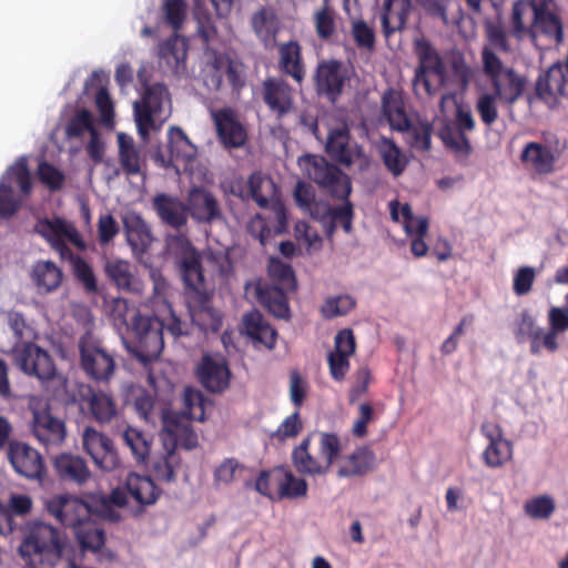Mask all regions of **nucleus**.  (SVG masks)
<instances>
[{"label":"nucleus","mask_w":568,"mask_h":568,"mask_svg":"<svg viewBox=\"0 0 568 568\" xmlns=\"http://www.w3.org/2000/svg\"><path fill=\"white\" fill-rule=\"evenodd\" d=\"M126 505V496L120 487L110 495L90 494L85 498L61 494L44 503L49 515L62 526L71 528L82 551L98 552L105 544V531L101 520L118 523V508Z\"/></svg>","instance_id":"obj_1"},{"label":"nucleus","mask_w":568,"mask_h":568,"mask_svg":"<svg viewBox=\"0 0 568 568\" xmlns=\"http://www.w3.org/2000/svg\"><path fill=\"white\" fill-rule=\"evenodd\" d=\"M511 34L518 39H529L541 48L564 40V24L555 0L515 1L511 9Z\"/></svg>","instance_id":"obj_2"},{"label":"nucleus","mask_w":568,"mask_h":568,"mask_svg":"<svg viewBox=\"0 0 568 568\" xmlns=\"http://www.w3.org/2000/svg\"><path fill=\"white\" fill-rule=\"evenodd\" d=\"M305 175L316 183L332 197L343 200V205L331 207L325 212L333 223H339L346 233L352 231L353 204L348 201L352 192V182L338 166L329 163L324 156L307 154L298 160Z\"/></svg>","instance_id":"obj_3"},{"label":"nucleus","mask_w":568,"mask_h":568,"mask_svg":"<svg viewBox=\"0 0 568 568\" xmlns=\"http://www.w3.org/2000/svg\"><path fill=\"white\" fill-rule=\"evenodd\" d=\"M34 232L41 235L59 253L60 257L71 262L73 274L88 293L98 291V281L91 265L81 256L74 255L68 243L78 250H84L85 243L72 222L62 217L39 219Z\"/></svg>","instance_id":"obj_4"},{"label":"nucleus","mask_w":568,"mask_h":568,"mask_svg":"<svg viewBox=\"0 0 568 568\" xmlns=\"http://www.w3.org/2000/svg\"><path fill=\"white\" fill-rule=\"evenodd\" d=\"M19 552L27 567H53L72 556V545L60 529L42 521L33 523L20 547Z\"/></svg>","instance_id":"obj_5"},{"label":"nucleus","mask_w":568,"mask_h":568,"mask_svg":"<svg viewBox=\"0 0 568 568\" xmlns=\"http://www.w3.org/2000/svg\"><path fill=\"white\" fill-rule=\"evenodd\" d=\"M267 274L271 283L258 281L254 286L257 303L276 318L288 320L291 310L287 293L297 287L293 267L272 257L268 263Z\"/></svg>","instance_id":"obj_6"},{"label":"nucleus","mask_w":568,"mask_h":568,"mask_svg":"<svg viewBox=\"0 0 568 568\" xmlns=\"http://www.w3.org/2000/svg\"><path fill=\"white\" fill-rule=\"evenodd\" d=\"M382 113L392 130L406 133L407 143L419 151L427 152L432 148L433 123L428 120H412L405 110L399 92L388 89L382 97Z\"/></svg>","instance_id":"obj_7"},{"label":"nucleus","mask_w":568,"mask_h":568,"mask_svg":"<svg viewBox=\"0 0 568 568\" xmlns=\"http://www.w3.org/2000/svg\"><path fill=\"white\" fill-rule=\"evenodd\" d=\"M163 328L164 324L159 318L135 312L128 324L124 345L135 358L146 364L156 359L164 347Z\"/></svg>","instance_id":"obj_8"},{"label":"nucleus","mask_w":568,"mask_h":568,"mask_svg":"<svg viewBox=\"0 0 568 568\" xmlns=\"http://www.w3.org/2000/svg\"><path fill=\"white\" fill-rule=\"evenodd\" d=\"M165 245L179 267L187 294L205 292L204 274L200 252L184 233L166 234Z\"/></svg>","instance_id":"obj_9"},{"label":"nucleus","mask_w":568,"mask_h":568,"mask_svg":"<svg viewBox=\"0 0 568 568\" xmlns=\"http://www.w3.org/2000/svg\"><path fill=\"white\" fill-rule=\"evenodd\" d=\"M414 52L418 60L413 79L414 91L416 94L434 95L445 83L444 60L426 38L414 40Z\"/></svg>","instance_id":"obj_10"},{"label":"nucleus","mask_w":568,"mask_h":568,"mask_svg":"<svg viewBox=\"0 0 568 568\" xmlns=\"http://www.w3.org/2000/svg\"><path fill=\"white\" fill-rule=\"evenodd\" d=\"M30 410L32 413L30 430L39 444L47 449L61 446L67 438L64 419L53 415L48 400H32Z\"/></svg>","instance_id":"obj_11"},{"label":"nucleus","mask_w":568,"mask_h":568,"mask_svg":"<svg viewBox=\"0 0 568 568\" xmlns=\"http://www.w3.org/2000/svg\"><path fill=\"white\" fill-rule=\"evenodd\" d=\"M168 98L166 87L163 83H153L145 88L141 101L134 102V120L143 141L149 139L151 130H159L164 122L161 115L164 100Z\"/></svg>","instance_id":"obj_12"},{"label":"nucleus","mask_w":568,"mask_h":568,"mask_svg":"<svg viewBox=\"0 0 568 568\" xmlns=\"http://www.w3.org/2000/svg\"><path fill=\"white\" fill-rule=\"evenodd\" d=\"M13 184H17L23 196L32 191L31 173L26 162H18L10 166L0 180V217L9 219L21 207L23 199L16 194Z\"/></svg>","instance_id":"obj_13"},{"label":"nucleus","mask_w":568,"mask_h":568,"mask_svg":"<svg viewBox=\"0 0 568 568\" xmlns=\"http://www.w3.org/2000/svg\"><path fill=\"white\" fill-rule=\"evenodd\" d=\"M80 365L85 375L95 382H109L115 371L112 354L89 333L79 339Z\"/></svg>","instance_id":"obj_14"},{"label":"nucleus","mask_w":568,"mask_h":568,"mask_svg":"<svg viewBox=\"0 0 568 568\" xmlns=\"http://www.w3.org/2000/svg\"><path fill=\"white\" fill-rule=\"evenodd\" d=\"M13 357L17 366L27 375L41 382L51 381L57 376V367L48 351L32 342H19L14 345Z\"/></svg>","instance_id":"obj_15"},{"label":"nucleus","mask_w":568,"mask_h":568,"mask_svg":"<svg viewBox=\"0 0 568 568\" xmlns=\"http://www.w3.org/2000/svg\"><path fill=\"white\" fill-rule=\"evenodd\" d=\"M13 357L17 366L27 375L41 382L51 381L57 376V367L48 351L32 342H19L14 345Z\"/></svg>","instance_id":"obj_16"},{"label":"nucleus","mask_w":568,"mask_h":568,"mask_svg":"<svg viewBox=\"0 0 568 568\" xmlns=\"http://www.w3.org/2000/svg\"><path fill=\"white\" fill-rule=\"evenodd\" d=\"M80 410L99 424H109L118 416V405L113 396L103 390H95L91 385L80 384L73 396Z\"/></svg>","instance_id":"obj_17"},{"label":"nucleus","mask_w":568,"mask_h":568,"mask_svg":"<svg viewBox=\"0 0 568 568\" xmlns=\"http://www.w3.org/2000/svg\"><path fill=\"white\" fill-rule=\"evenodd\" d=\"M348 71L339 60L320 61L314 72V88L320 97L335 103L342 95Z\"/></svg>","instance_id":"obj_18"},{"label":"nucleus","mask_w":568,"mask_h":568,"mask_svg":"<svg viewBox=\"0 0 568 568\" xmlns=\"http://www.w3.org/2000/svg\"><path fill=\"white\" fill-rule=\"evenodd\" d=\"M261 97L277 120L283 119L295 110V91L290 83L281 77H268L261 85Z\"/></svg>","instance_id":"obj_19"},{"label":"nucleus","mask_w":568,"mask_h":568,"mask_svg":"<svg viewBox=\"0 0 568 568\" xmlns=\"http://www.w3.org/2000/svg\"><path fill=\"white\" fill-rule=\"evenodd\" d=\"M187 214L200 225H212L224 219L215 195L204 186H193L186 196Z\"/></svg>","instance_id":"obj_20"},{"label":"nucleus","mask_w":568,"mask_h":568,"mask_svg":"<svg viewBox=\"0 0 568 568\" xmlns=\"http://www.w3.org/2000/svg\"><path fill=\"white\" fill-rule=\"evenodd\" d=\"M82 445L94 465L103 471H112L120 465V458L113 442L93 427H87L82 435Z\"/></svg>","instance_id":"obj_21"},{"label":"nucleus","mask_w":568,"mask_h":568,"mask_svg":"<svg viewBox=\"0 0 568 568\" xmlns=\"http://www.w3.org/2000/svg\"><path fill=\"white\" fill-rule=\"evenodd\" d=\"M162 423L163 429L161 436L166 454L173 455L178 446L187 450L197 446V435L192 428L191 420L180 418L176 413L165 412L162 416Z\"/></svg>","instance_id":"obj_22"},{"label":"nucleus","mask_w":568,"mask_h":568,"mask_svg":"<svg viewBox=\"0 0 568 568\" xmlns=\"http://www.w3.org/2000/svg\"><path fill=\"white\" fill-rule=\"evenodd\" d=\"M224 81L236 93H240L245 85L242 65L227 57L217 55L204 77V83L210 90L220 91Z\"/></svg>","instance_id":"obj_23"},{"label":"nucleus","mask_w":568,"mask_h":568,"mask_svg":"<svg viewBox=\"0 0 568 568\" xmlns=\"http://www.w3.org/2000/svg\"><path fill=\"white\" fill-rule=\"evenodd\" d=\"M325 151L332 160L349 168L356 161L367 162L362 148L351 139L347 126L329 130Z\"/></svg>","instance_id":"obj_24"},{"label":"nucleus","mask_w":568,"mask_h":568,"mask_svg":"<svg viewBox=\"0 0 568 568\" xmlns=\"http://www.w3.org/2000/svg\"><path fill=\"white\" fill-rule=\"evenodd\" d=\"M212 120L217 138L226 149H239L246 143V129L233 109L223 108L213 111Z\"/></svg>","instance_id":"obj_25"},{"label":"nucleus","mask_w":568,"mask_h":568,"mask_svg":"<svg viewBox=\"0 0 568 568\" xmlns=\"http://www.w3.org/2000/svg\"><path fill=\"white\" fill-rule=\"evenodd\" d=\"M8 458L13 469L26 478L41 480L45 476L47 469L42 456L26 443L11 444Z\"/></svg>","instance_id":"obj_26"},{"label":"nucleus","mask_w":568,"mask_h":568,"mask_svg":"<svg viewBox=\"0 0 568 568\" xmlns=\"http://www.w3.org/2000/svg\"><path fill=\"white\" fill-rule=\"evenodd\" d=\"M152 206L164 225L175 231H180L187 225L189 214L186 200L182 201L178 196L159 193L153 197Z\"/></svg>","instance_id":"obj_27"},{"label":"nucleus","mask_w":568,"mask_h":568,"mask_svg":"<svg viewBox=\"0 0 568 568\" xmlns=\"http://www.w3.org/2000/svg\"><path fill=\"white\" fill-rule=\"evenodd\" d=\"M53 470L61 483L83 486L92 477L85 459L71 453H62L53 458Z\"/></svg>","instance_id":"obj_28"},{"label":"nucleus","mask_w":568,"mask_h":568,"mask_svg":"<svg viewBox=\"0 0 568 568\" xmlns=\"http://www.w3.org/2000/svg\"><path fill=\"white\" fill-rule=\"evenodd\" d=\"M197 378L206 390L220 394L229 388L231 372L224 358L204 355L197 367Z\"/></svg>","instance_id":"obj_29"},{"label":"nucleus","mask_w":568,"mask_h":568,"mask_svg":"<svg viewBox=\"0 0 568 568\" xmlns=\"http://www.w3.org/2000/svg\"><path fill=\"white\" fill-rule=\"evenodd\" d=\"M493 93L500 104L513 112L514 104L523 97L527 80L517 73L513 68L506 69L504 73L490 80Z\"/></svg>","instance_id":"obj_30"},{"label":"nucleus","mask_w":568,"mask_h":568,"mask_svg":"<svg viewBox=\"0 0 568 568\" xmlns=\"http://www.w3.org/2000/svg\"><path fill=\"white\" fill-rule=\"evenodd\" d=\"M277 67L282 74L291 77L298 85L305 80L306 69L301 44L291 40L277 45Z\"/></svg>","instance_id":"obj_31"},{"label":"nucleus","mask_w":568,"mask_h":568,"mask_svg":"<svg viewBox=\"0 0 568 568\" xmlns=\"http://www.w3.org/2000/svg\"><path fill=\"white\" fill-rule=\"evenodd\" d=\"M119 163L129 176L144 175L146 169V156L134 143L132 136L120 132L116 135Z\"/></svg>","instance_id":"obj_32"},{"label":"nucleus","mask_w":568,"mask_h":568,"mask_svg":"<svg viewBox=\"0 0 568 568\" xmlns=\"http://www.w3.org/2000/svg\"><path fill=\"white\" fill-rule=\"evenodd\" d=\"M412 0H385L382 13L381 24L385 38H390L396 32H402L412 13Z\"/></svg>","instance_id":"obj_33"},{"label":"nucleus","mask_w":568,"mask_h":568,"mask_svg":"<svg viewBox=\"0 0 568 568\" xmlns=\"http://www.w3.org/2000/svg\"><path fill=\"white\" fill-rule=\"evenodd\" d=\"M375 465L374 452L367 446L357 447L339 462L337 476L341 478L361 477L372 471Z\"/></svg>","instance_id":"obj_34"},{"label":"nucleus","mask_w":568,"mask_h":568,"mask_svg":"<svg viewBox=\"0 0 568 568\" xmlns=\"http://www.w3.org/2000/svg\"><path fill=\"white\" fill-rule=\"evenodd\" d=\"M120 489L124 490L126 497L129 494L142 507L155 504L162 494L151 477L135 473L128 475L124 488Z\"/></svg>","instance_id":"obj_35"},{"label":"nucleus","mask_w":568,"mask_h":568,"mask_svg":"<svg viewBox=\"0 0 568 568\" xmlns=\"http://www.w3.org/2000/svg\"><path fill=\"white\" fill-rule=\"evenodd\" d=\"M513 333L517 343L530 341V353L539 355L542 346V328L536 326V320L529 310H523L513 324Z\"/></svg>","instance_id":"obj_36"},{"label":"nucleus","mask_w":568,"mask_h":568,"mask_svg":"<svg viewBox=\"0 0 568 568\" xmlns=\"http://www.w3.org/2000/svg\"><path fill=\"white\" fill-rule=\"evenodd\" d=\"M566 80L561 67L552 65L541 73L536 82V95L549 105L557 103L565 92Z\"/></svg>","instance_id":"obj_37"},{"label":"nucleus","mask_w":568,"mask_h":568,"mask_svg":"<svg viewBox=\"0 0 568 568\" xmlns=\"http://www.w3.org/2000/svg\"><path fill=\"white\" fill-rule=\"evenodd\" d=\"M158 57L161 62L179 73L185 69V61L187 57V42L181 38L176 32L159 44Z\"/></svg>","instance_id":"obj_38"},{"label":"nucleus","mask_w":568,"mask_h":568,"mask_svg":"<svg viewBox=\"0 0 568 568\" xmlns=\"http://www.w3.org/2000/svg\"><path fill=\"white\" fill-rule=\"evenodd\" d=\"M520 160L536 173L547 175L554 172L557 156L548 146L539 142H528L521 152Z\"/></svg>","instance_id":"obj_39"},{"label":"nucleus","mask_w":568,"mask_h":568,"mask_svg":"<svg viewBox=\"0 0 568 568\" xmlns=\"http://www.w3.org/2000/svg\"><path fill=\"white\" fill-rule=\"evenodd\" d=\"M243 325L248 337L254 342L272 349L276 343V331L263 317L258 311H252L244 315Z\"/></svg>","instance_id":"obj_40"},{"label":"nucleus","mask_w":568,"mask_h":568,"mask_svg":"<svg viewBox=\"0 0 568 568\" xmlns=\"http://www.w3.org/2000/svg\"><path fill=\"white\" fill-rule=\"evenodd\" d=\"M123 223L126 241L132 251L138 253L146 252L153 241L146 222L140 215L131 214L124 219Z\"/></svg>","instance_id":"obj_41"},{"label":"nucleus","mask_w":568,"mask_h":568,"mask_svg":"<svg viewBox=\"0 0 568 568\" xmlns=\"http://www.w3.org/2000/svg\"><path fill=\"white\" fill-rule=\"evenodd\" d=\"M313 434H308L298 446L292 450V463L295 469L303 475H325L327 474L322 459L314 457L311 452V442Z\"/></svg>","instance_id":"obj_42"},{"label":"nucleus","mask_w":568,"mask_h":568,"mask_svg":"<svg viewBox=\"0 0 568 568\" xmlns=\"http://www.w3.org/2000/svg\"><path fill=\"white\" fill-rule=\"evenodd\" d=\"M168 149L170 153V163L178 162L190 163L196 154L195 146L191 143L184 131L178 126H171L168 132Z\"/></svg>","instance_id":"obj_43"},{"label":"nucleus","mask_w":568,"mask_h":568,"mask_svg":"<svg viewBox=\"0 0 568 568\" xmlns=\"http://www.w3.org/2000/svg\"><path fill=\"white\" fill-rule=\"evenodd\" d=\"M549 329L542 334V346L549 353L559 348L558 335L568 331V311L565 307L551 306L548 311Z\"/></svg>","instance_id":"obj_44"},{"label":"nucleus","mask_w":568,"mask_h":568,"mask_svg":"<svg viewBox=\"0 0 568 568\" xmlns=\"http://www.w3.org/2000/svg\"><path fill=\"white\" fill-rule=\"evenodd\" d=\"M32 500L27 495H12L7 505L0 504V519L3 524V535L13 532L18 528L17 516L30 513Z\"/></svg>","instance_id":"obj_45"},{"label":"nucleus","mask_w":568,"mask_h":568,"mask_svg":"<svg viewBox=\"0 0 568 568\" xmlns=\"http://www.w3.org/2000/svg\"><path fill=\"white\" fill-rule=\"evenodd\" d=\"M294 199L296 205L313 219L322 220L325 217L328 204L316 201L315 190L310 183L298 181L294 189Z\"/></svg>","instance_id":"obj_46"},{"label":"nucleus","mask_w":568,"mask_h":568,"mask_svg":"<svg viewBox=\"0 0 568 568\" xmlns=\"http://www.w3.org/2000/svg\"><path fill=\"white\" fill-rule=\"evenodd\" d=\"M62 278V271L51 261L37 263L32 271V280L41 293L57 290Z\"/></svg>","instance_id":"obj_47"},{"label":"nucleus","mask_w":568,"mask_h":568,"mask_svg":"<svg viewBox=\"0 0 568 568\" xmlns=\"http://www.w3.org/2000/svg\"><path fill=\"white\" fill-rule=\"evenodd\" d=\"M307 494V483L291 470L278 467L277 499H297Z\"/></svg>","instance_id":"obj_48"},{"label":"nucleus","mask_w":568,"mask_h":568,"mask_svg":"<svg viewBox=\"0 0 568 568\" xmlns=\"http://www.w3.org/2000/svg\"><path fill=\"white\" fill-rule=\"evenodd\" d=\"M106 276L119 288L133 292L136 291V280L131 271V265L126 261H108L104 267Z\"/></svg>","instance_id":"obj_49"},{"label":"nucleus","mask_w":568,"mask_h":568,"mask_svg":"<svg viewBox=\"0 0 568 568\" xmlns=\"http://www.w3.org/2000/svg\"><path fill=\"white\" fill-rule=\"evenodd\" d=\"M202 293L199 296L201 305L192 312V321L203 333H216L221 329L223 321L219 311L205 305L206 296Z\"/></svg>","instance_id":"obj_50"},{"label":"nucleus","mask_w":568,"mask_h":568,"mask_svg":"<svg viewBox=\"0 0 568 568\" xmlns=\"http://www.w3.org/2000/svg\"><path fill=\"white\" fill-rule=\"evenodd\" d=\"M205 398L195 388L185 387L183 393V408L178 413L180 418L185 420L203 422L205 417Z\"/></svg>","instance_id":"obj_51"},{"label":"nucleus","mask_w":568,"mask_h":568,"mask_svg":"<svg viewBox=\"0 0 568 568\" xmlns=\"http://www.w3.org/2000/svg\"><path fill=\"white\" fill-rule=\"evenodd\" d=\"M444 145L452 150L456 155L467 158L473 148L468 138L455 125L446 123L438 133Z\"/></svg>","instance_id":"obj_52"},{"label":"nucleus","mask_w":568,"mask_h":568,"mask_svg":"<svg viewBox=\"0 0 568 568\" xmlns=\"http://www.w3.org/2000/svg\"><path fill=\"white\" fill-rule=\"evenodd\" d=\"M248 189L252 199L260 207H267L270 199L276 193L274 181L261 173H252L250 175Z\"/></svg>","instance_id":"obj_53"},{"label":"nucleus","mask_w":568,"mask_h":568,"mask_svg":"<svg viewBox=\"0 0 568 568\" xmlns=\"http://www.w3.org/2000/svg\"><path fill=\"white\" fill-rule=\"evenodd\" d=\"M122 439L138 463L146 462L151 450V440L142 430L128 427L122 433Z\"/></svg>","instance_id":"obj_54"},{"label":"nucleus","mask_w":568,"mask_h":568,"mask_svg":"<svg viewBox=\"0 0 568 568\" xmlns=\"http://www.w3.org/2000/svg\"><path fill=\"white\" fill-rule=\"evenodd\" d=\"M481 457L487 467H501L513 457V444L505 438L491 442L484 450Z\"/></svg>","instance_id":"obj_55"},{"label":"nucleus","mask_w":568,"mask_h":568,"mask_svg":"<svg viewBox=\"0 0 568 568\" xmlns=\"http://www.w3.org/2000/svg\"><path fill=\"white\" fill-rule=\"evenodd\" d=\"M381 156L384 165L394 176H398L405 171L407 160L394 141H384L381 149Z\"/></svg>","instance_id":"obj_56"},{"label":"nucleus","mask_w":568,"mask_h":568,"mask_svg":"<svg viewBox=\"0 0 568 568\" xmlns=\"http://www.w3.org/2000/svg\"><path fill=\"white\" fill-rule=\"evenodd\" d=\"M314 27L318 39L329 41L336 33L334 10L324 3L323 8L314 13Z\"/></svg>","instance_id":"obj_57"},{"label":"nucleus","mask_w":568,"mask_h":568,"mask_svg":"<svg viewBox=\"0 0 568 568\" xmlns=\"http://www.w3.org/2000/svg\"><path fill=\"white\" fill-rule=\"evenodd\" d=\"M342 452V443L338 436L334 433L320 434V454L322 463L326 473L329 471L334 462L338 458Z\"/></svg>","instance_id":"obj_58"},{"label":"nucleus","mask_w":568,"mask_h":568,"mask_svg":"<svg viewBox=\"0 0 568 568\" xmlns=\"http://www.w3.org/2000/svg\"><path fill=\"white\" fill-rule=\"evenodd\" d=\"M304 428L300 410L295 409L293 414L287 416L271 434V439L278 444L285 443L290 438L297 437Z\"/></svg>","instance_id":"obj_59"},{"label":"nucleus","mask_w":568,"mask_h":568,"mask_svg":"<svg viewBox=\"0 0 568 568\" xmlns=\"http://www.w3.org/2000/svg\"><path fill=\"white\" fill-rule=\"evenodd\" d=\"M187 3L185 0H163L162 10L165 23L178 32L185 20Z\"/></svg>","instance_id":"obj_60"},{"label":"nucleus","mask_w":568,"mask_h":568,"mask_svg":"<svg viewBox=\"0 0 568 568\" xmlns=\"http://www.w3.org/2000/svg\"><path fill=\"white\" fill-rule=\"evenodd\" d=\"M527 516L534 519H548L555 511L554 499L548 495H540L527 500L524 505Z\"/></svg>","instance_id":"obj_61"},{"label":"nucleus","mask_w":568,"mask_h":568,"mask_svg":"<svg viewBox=\"0 0 568 568\" xmlns=\"http://www.w3.org/2000/svg\"><path fill=\"white\" fill-rule=\"evenodd\" d=\"M355 307V300L349 295L329 297L321 307L324 318L331 320L348 314Z\"/></svg>","instance_id":"obj_62"},{"label":"nucleus","mask_w":568,"mask_h":568,"mask_svg":"<svg viewBox=\"0 0 568 568\" xmlns=\"http://www.w3.org/2000/svg\"><path fill=\"white\" fill-rule=\"evenodd\" d=\"M92 130H97L92 113L88 109H82L68 121L65 135L69 139L80 138L85 131L91 134Z\"/></svg>","instance_id":"obj_63"},{"label":"nucleus","mask_w":568,"mask_h":568,"mask_svg":"<svg viewBox=\"0 0 568 568\" xmlns=\"http://www.w3.org/2000/svg\"><path fill=\"white\" fill-rule=\"evenodd\" d=\"M497 101L498 99L491 93H483L476 101L475 110L487 128H490L498 119Z\"/></svg>","instance_id":"obj_64"}]
</instances>
